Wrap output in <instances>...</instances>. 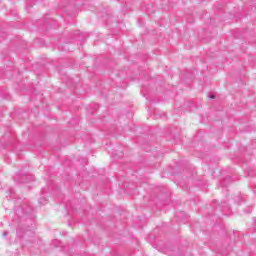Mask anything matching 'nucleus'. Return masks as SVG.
I'll list each match as a JSON object with an SVG mask.
<instances>
[{"instance_id":"1","label":"nucleus","mask_w":256,"mask_h":256,"mask_svg":"<svg viewBox=\"0 0 256 256\" xmlns=\"http://www.w3.org/2000/svg\"><path fill=\"white\" fill-rule=\"evenodd\" d=\"M7 235H9V231H5V232L3 233V237H7Z\"/></svg>"},{"instance_id":"2","label":"nucleus","mask_w":256,"mask_h":256,"mask_svg":"<svg viewBox=\"0 0 256 256\" xmlns=\"http://www.w3.org/2000/svg\"><path fill=\"white\" fill-rule=\"evenodd\" d=\"M210 99H215V95H210Z\"/></svg>"}]
</instances>
